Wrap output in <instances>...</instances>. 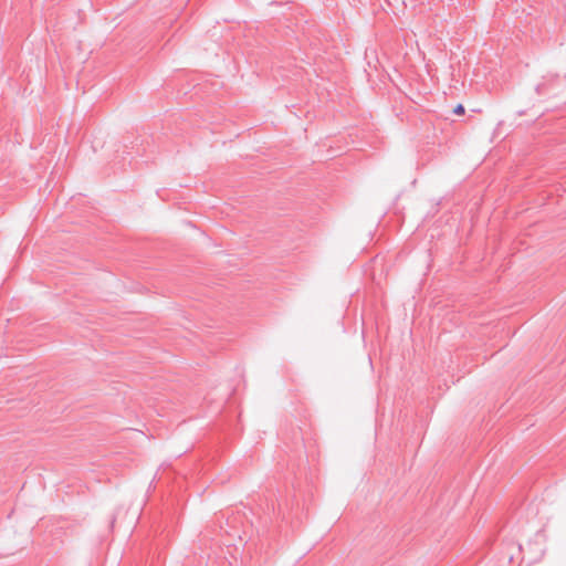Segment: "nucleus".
Instances as JSON below:
<instances>
[{
    "instance_id": "f257e3e1",
    "label": "nucleus",
    "mask_w": 566,
    "mask_h": 566,
    "mask_svg": "<svg viewBox=\"0 0 566 566\" xmlns=\"http://www.w3.org/2000/svg\"><path fill=\"white\" fill-rule=\"evenodd\" d=\"M465 112L464 109V106L462 104H458L454 109H453V113L457 114V115H463Z\"/></svg>"
}]
</instances>
